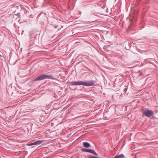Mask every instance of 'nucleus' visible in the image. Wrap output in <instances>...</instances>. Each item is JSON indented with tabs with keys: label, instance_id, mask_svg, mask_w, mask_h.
Returning a JSON list of instances; mask_svg holds the SVG:
<instances>
[{
	"label": "nucleus",
	"instance_id": "obj_12",
	"mask_svg": "<svg viewBox=\"0 0 158 158\" xmlns=\"http://www.w3.org/2000/svg\"><path fill=\"white\" fill-rule=\"evenodd\" d=\"M1 56H2L0 54V57H1Z\"/></svg>",
	"mask_w": 158,
	"mask_h": 158
},
{
	"label": "nucleus",
	"instance_id": "obj_1",
	"mask_svg": "<svg viewBox=\"0 0 158 158\" xmlns=\"http://www.w3.org/2000/svg\"><path fill=\"white\" fill-rule=\"evenodd\" d=\"M54 78L53 76L52 75H48L46 74H43L41 76H38L35 79L34 81H38L41 80L43 79H53Z\"/></svg>",
	"mask_w": 158,
	"mask_h": 158
},
{
	"label": "nucleus",
	"instance_id": "obj_6",
	"mask_svg": "<svg viewBox=\"0 0 158 158\" xmlns=\"http://www.w3.org/2000/svg\"><path fill=\"white\" fill-rule=\"evenodd\" d=\"M83 146L85 148H88L90 146V145L89 143L85 142L83 143Z\"/></svg>",
	"mask_w": 158,
	"mask_h": 158
},
{
	"label": "nucleus",
	"instance_id": "obj_11",
	"mask_svg": "<svg viewBox=\"0 0 158 158\" xmlns=\"http://www.w3.org/2000/svg\"><path fill=\"white\" fill-rule=\"evenodd\" d=\"M127 90V88H125V89H124V90L125 91H126V90Z\"/></svg>",
	"mask_w": 158,
	"mask_h": 158
},
{
	"label": "nucleus",
	"instance_id": "obj_13",
	"mask_svg": "<svg viewBox=\"0 0 158 158\" xmlns=\"http://www.w3.org/2000/svg\"><path fill=\"white\" fill-rule=\"evenodd\" d=\"M55 28H57V26H56V27H55Z\"/></svg>",
	"mask_w": 158,
	"mask_h": 158
},
{
	"label": "nucleus",
	"instance_id": "obj_2",
	"mask_svg": "<svg viewBox=\"0 0 158 158\" xmlns=\"http://www.w3.org/2000/svg\"><path fill=\"white\" fill-rule=\"evenodd\" d=\"M95 83V81L93 80L88 81H81V85L85 86H91L94 85Z\"/></svg>",
	"mask_w": 158,
	"mask_h": 158
},
{
	"label": "nucleus",
	"instance_id": "obj_9",
	"mask_svg": "<svg viewBox=\"0 0 158 158\" xmlns=\"http://www.w3.org/2000/svg\"><path fill=\"white\" fill-rule=\"evenodd\" d=\"M27 146H31L33 145H35L34 143H28L27 144Z\"/></svg>",
	"mask_w": 158,
	"mask_h": 158
},
{
	"label": "nucleus",
	"instance_id": "obj_5",
	"mask_svg": "<svg viewBox=\"0 0 158 158\" xmlns=\"http://www.w3.org/2000/svg\"><path fill=\"white\" fill-rule=\"evenodd\" d=\"M69 83L70 85L72 86L81 85V81H71Z\"/></svg>",
	"mask_w": 158,
	"mask_h": 158
},
{
	"label": "nucleus",
	"instance_id": "obj_8",
	"mask_svg": "<svg viewBox=\"0 0 158 158\" xmlns=\"http://www.w3.org/2000/svg\"><path fill=\"white\" fill-rule=\"evenodd\" d=\"M124 157V156L123 154L119 155H117L115 156V158H123Z\"/></svg>",
	"mask_w": 158,
	"mask_h": 158
},
{
	"label": "nucleus",
	"instance_id": "obj_7",
	"mask_svg": "<svg viewBox=\"0 0 158 158\" xmlns=\"http://www.w3.org/2000/svg\"><path fill=\"white\" fill-rule=\"evenodd\" d=\"M42 143H43L42 141L38 140V141H36L35 142H34V143L35 145H38L41 144Z\"/></svg>",
	"mask_w": 158,
	"mask_h": 158
},
{
	"label": "nucleus",
	"instance_id": "obj_10",
	"mask_svg": "<svg viewBox=\"0 0 158 158\" xmlns=\"http://www.w3.org/2000/svg\"><path fill=\"white\" fill-rule=\"evenodd\" d=\"M89 158H98V157H96V156H92L89 157Z\"/></svg>",
	"mask_w": 158,
	"mask_h": 158
},
{
	"label": "nucleus",
	"instance_id": "obj_4",
	"mask_svg": "<svg viewBox=\"0 0 158 158\" xmlns=\"http://www.w3.org/2000/svg\"><path fill=\"white\" fill-rule=\"evenodd\" d=\"M81 150L83 152H90L95 156H97V154L93 150L89 149L82 148L81 149Z\"/></svg>",
	"mask_w": 158,
	"mask_h": 158
},
{
	"label": "nucleus",
	"instance_id": "obj_3",
	"mask_svg": "<svg viewBox=\"0 0 158 158\" xmlns=\"http://www.w3.org/2000/svg\"><path fill=\"white\" fill-rule=\"evenodd\" d=\"M143 115L148 117L152 116L154 114V112L151 110L147 109L143 112Z\"/></svg>",
	"mask_w": 158,
	"mask_h": 158
}]
</instances>
